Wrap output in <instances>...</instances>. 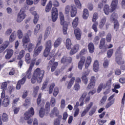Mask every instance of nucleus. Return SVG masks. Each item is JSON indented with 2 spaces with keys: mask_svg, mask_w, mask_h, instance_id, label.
<instances>
[{
  "mask_svg": "<svg viewBox=\"0 0 125 125\" xmlns=\"http://www.w3.org/2000/svg\"><path fill=\"white\" fill-rule=\"evenodd\" d=\"M89 16V13H88V10L87 9H84L83 11V17L84 20H86Z\"/></svg>",
  "mask_w": 125,
  "mask_h": 125,
  "instance_id": "30",
  "label": "nucleus"
},
{
  "mask_svg": "<svg viewBox=\"0 0 125 125\" xmlns=\"http://www.w3.org/2000/svg\"><path fill=\"white\" fill-rule=\"evenodd\" d=\"M93 70L94 72H98L99 71V62L97 60H95L94 62Z\"/></svg>",
  "mask_w": 125,
  "mask_h": 125,
  "instance_id": "26",
  "label": "nucleus"
},
{
  "mask_svg": "<svg viewBox=\"0 0 125 125\" xmlns=\"http://www.w3.org/2000/svg\"><path fill=\"white\" fill-rule=\"evenodd\" d=\"M90 64H91V57L90 56H89L87 58L86 62L85 63V68L87 69L88 67L90 65Z\"/></svg>",
  "mask_w": 125,
  "mask_h": 125,
  "instance_id": "33",
  "label": "nucleus"
},
{
  "mask_svg": "<svg viewBox=\"0 0 125 125\" xmlns=\"http://www.w3.org/2000/svg\"><path fill=\"white\" fill-rule=\"evenodd\" d=\"M2 121L3 122H7L8 121V115L6 113H3L2 115Z\"/></svg>",
  "mask_w": 125,
  "mask_h": 125,
  "instance_id": "53",
  "label": "nucleus"
},
{
  "mask_svg": "<svg viewBox=\"0 0 125 125\" xmlns=\"http://www.w3.org/2000/svg\"><path fill=\"white\" fill-rule=\"evenodd\" d=\"M51 18L53 22H56L58 19V9L53 7L51 10Z\"/></svg>",
  "mask_w": 125,
  "mask_h": 125,
  "instance_id": "11",
  "label": "nucleus"
},
{
  "mask_svg": "<svg viewBox=\"0 0 125 125\" xmlns=\"http://www.w3.org/2000/svg\"><path fill=\"white\" fill-rule=\"evenodd\" d=\"M111 18L113 21V29L116 32H118L120 29V22H119V21L116 19L118 18V15H117L116 13H113L111 16Z\"/></svg>",
  "mask_w": 125,
  "mask_h": 125,
  "instance_id": "6",
  "label": "nucleus"
},
{
  "mask_svg": "<svg viewBox=\"0 0 125 125\" xmlns=\"http://www.w3.org/2000/svg\"><path fill=\"white\" fill-rule=\"evenodd\" d=\"M104 68L107 69L108 66H109V61L108 60H105L103 63Z\"/></svg>",
  "mask_w": 125,
  "mask_h": 125,
  "instance_id": "62",
  "label": "nucleus"
},
{
  "mask_svg": "<svg viewBox=\"0 0 125 125\" xmlns=\"http://www.w3.org/2000/svg\"><path fill=\"white\" fill-rule=\"evenodd\" d=\"M52 4L55 7H58V6H59V5H60L59 2H58V1L57 0H53V2H52Z\"/></svg>",
  "mask_w": 125,
  "mask_h": 125,
  "instance_id": "60",
  "label": "nucleus"
},
{
  "mask_svg": "<svg viewBox=\"0 0 125 125\" xmlns=\"http://www.w3.org/2000/svg\"><path fill=\"white\" fill-rule=\"evenodd\" d=\"M70 7L69 5H67L66 6L65 9L64 13L66 15H69V14H70Z\"/></svg>",
  "mask_w": 125,
  "mask_h": 125,
  "instance_id": "64",
  "label": "nucleus"
},
{
  "mask_svg": "<svg viewBox=\"0 0 125 125\" xmlns=\"http://www.w3.org/2000/svg\"><path fill=\"white\" fill-rule=\"evenodd\" d=\"M32 14L34 16V19L33 20V23L34 24H37V23H38V21H39V15L37 14V12L36 11L32 12Z\"/></svg>",
  "mask_w": 125,
  "mask_h": 125,
  "instance_id": "28",
  "label": "nucleus"
},
{
  "mask_svg": "<svg viewBox=\"0 0 125 125\" xmlns=\"http://www.w3.org/2000/svg\"><path fill=\"white\" fill-rule=\"evenodd\" d=\"M24 47H26V49L28 50L29 52H32V51L34 50V48H35V45L31 43L27 44L26 46H24Z\"/></svg>",
  "mask_w": 125,
  "mask_h": 125,
  "instance_id": "29",
  "label": "nucleus"
},
{
  "mask_svg": "<svg viewBox=\"0 0 125 125\" xmlns=\"http://www.w3.org/2000/svg\"><path fill=\"white\" fill-rule=\"evenodd\" d=\"M60 19L61 26H62V32L63 35H67V31L68 30V21H65V18L62 12H60Z\"/></svg>",
  "mask_w": 125,
  "mask_h": 125,
  "instance_id": "3",
  "label": "nucleus"
},
{
  "mask_svg": "<svg viewBox=\"0 0 125 125\" xmlns=\"http://www.w3.org/2000/svg\"><path fill=\"white\" fill-rule=\"evenodd\" d=\"M79 49H80V45L79 44L74 45L69 52L70 55L76 54L79 51Z\"/></svg>",
  "mask_w": 125,
  "mask_h": 125,
  "instance_id": "14",
  "label": "nucleus"
},
{
  "mask_svg": "<svg viewBox=\"0 0 125 125\" xmlns=\"http://www.w3.org/2000/svg\"><path fill=\"white\" fill-rule=\"evenodd\" d=\"M36 61H37V59L36 58H33L31 60L29 67L25 72V76L23 77L21 79L19 80L16 86L17 89H20V88H21L22 84H24V83H25L26 82L27 78L29 80L31 79V78H32V70H33V68H34V66H35Z\"/></svg>",
  "mask_w": 125,
  "mask_h": 125,
  "instance_id": "1",
  "label": "nucleus"
},
{
  "mask_svg": "<svg viewBox=\"0 0 125 125\" xmlns=\"http://www.w3.org/2000/svg\"><path fill=\"white\" fill-rule=\"evenodd\" d=\"M10 100L9 98H5L2 101V105L3 107H8L9 105Z\"/></svg>",
  "mask_w": 125,
  "mask_h": 125,
  "instance_id": "31",
  "label": "nucleus"
},
{
  "mask_svg": "<svg viewBox=\"0 0 125 125\" xmlns=\"http://www.w3.org/2000/svg\"><path fill=\"white\" fill-rule=\"evenodd\" d=\"M115 103V99L112 100L110 101H109L105 105V109H108V108H109V107H111L113 104Z\"/></svg>",
  "mask_w": 125,
  "mask_h": 125,
  "instance_id": "51",
  "label": "nucleus"
},
{
  "mask_svg": "<svg viewBox=\"0 0 125 125\" xmlns=\"http://www.w3.org/2000/svg\"><path fill=\"white\" fill-rule=\"evenodd\" d=\"M58 93H59V88L58 87H55L54 89L53 95L54 97H56L58 95Z\"/></svg>",
  "mask_w": 125,
  "mask_h": 125,
  "instance_id": "50",
  "label": "nucleus"
},
{
  "mask_svg": "<svg viewBox=\"0 0 125 125\" xmlns=\"http://www.w3.org/2000/svg\"><path fill=\"white\" fill-rule=\"evenodd\" d=\"M65 45L67 49H71L72 47V41H71V39H66Z\"/></svg>",
  "mask_w": 125,
  "mask_h": 125,
  "instance_id": "35",
  "label": "nucleus"
},
{
  "mask_svg": "<svg viewBox=\"0 0 125 125\" xmlns=\"http://www.w3.org/2000/svg\"><path fill=\"white\" fill-rule=\"evenodd\" d=\"M82 81L83 82L84 84H87V83L88 82V77L86 76V75H83L82 77Z\"/></svg>",
  "mask_w": 125,
  "mask_h": 125,
  "instance_id": "43",
  "label": "nucleus"
},
{
  "mask_svg": "<svg viewBox=\"0 0 125 125\" xmlns=\"http://www.w3.org/2000/svg\"><path fill=\"white\" fill-rule=\"evenodd\" d=\"M40 29H41V24H37L35 27L34 31V35H37V34L39 33V32H40Z\"/></svg>",
  "mask_w": 125,
  "mask_h": 125,
  "instance_id": "44",
  "label": "nucleus"
},
{
  "mask_svg": "<svg viewBox=\"0 0 125 125\" xmlns=\"http://www.w3.org/2000/svg\"><path fill=\"white\" fill-rule=\"evenodd\" d=\"M18 34V37L19 39H22L23 38V32L21 29H19L17 32Z\"/></svg>",
  "mask_w": 125,
  "mask_h": 125,
  "instance_id": "61",
  "label": "nucleus"
},
{
  "mask_svg": "<svg viewBox=\"0 0 125 125\" xmlns=\"http://www.w3.org/2000/svg\"><path fill=\"white\" fill-rule=\"evenodd\" d=\"M42 102V93L39 94L38 97L37 99V105H40Z\"/></svg>",
  "mask_w": 125,
  "mask_h": 125,
  "instance_id": "58",
  "label": "nucleus"
},
{
  "mask_svg": "<svg viewBox=\"0 0 125 125\" xmlns=\"http://www.w3.org/2000/svg\"><path fill=\"white\" fill-rule=\"evenodd\" d=\"M9 45V41H5L0 46V53H1V52H3L6 48L8 47Z\"/></svg>",
  "mask_w": 125,
  "mask_h": 125,
  "instance_id": "19",
  "label": "nucleus"
},
{
  "mask_svg": "<svg viewBox=\"0 0 125 125\" xmlns=\"http://www.w3.org/2000/svg\"><path fill=\"white\" fill-rule=\"evenodd\" d=\"M106 43V39L102 38L99 44V48L101 49L102 52H106L107 51V49H110V48H112L113 47L112 44H109V45L107 44H105Z\"/></svg>",
  "mask_w": 125,
  "mask_h": 125,
  "instance_id": "4",
  "label": "nucleus"
},
{
  "mask_svg": "<svg viewBox=\"0 0 125 125\" xmlns=\"http://www.w3.org/2000/svg\"><path fill=\"white\" fill-rule=\"evenodd\" d=\"M51 113H52V114H54L56 116H58L59 115V110L57 107H54L51 111Z\"/></svg>",
  "mask_w": 125,
  "mask_h": 125,
  "instance_id": "45",
  "label": "nucleus"
},
{
  "mask_svg": "<svg viewBox=\"0 0 125 125\" xmlns=\"http://www.w3.org/2000/svg\"><path fill=\"white\" fill-rule=\"evenodd\" d=\"M26 18V14H25V10L24 9H21L20 12L18 14V18L17 19V22L20 23L22 22L24 19Z\"/></svg>",
  "mask_w": 125,
  "mask_h": 125,
  "instance_id": "12",
  "label": "nucleus"
},
{
  "mask_svg": "<svg viewBox=\"0 0 125 125\" xmlns=\"http://www.w3.org/2000/svg\"><path fill=\"white\" fill-rule=\"evenodd\" d=\"M55 86V83H52L49 88V94H51L52 92H53V89L54 88V87Z\"/></svg>",
  "mask_w": 125,
  "mask_h": 125,
  "instance_id": "46",
  "label": "nucleus"
},
{
  "mask_svg": "<svg viewBox=\"0 0 125 125\" xmlns=\"http://www.w3.org/2000/svg\"><path fill=\"white\" fill-rule=\"evenodd\" d=\"M50 104L51 107H54L56 104V100L54 98H51L50 100Z\"/></svg>",
  "mask_w": 125,
  "mask_h": 125,
  "instance_id": "57",
  "label": "nucleus"
},
{
  "mask_svg": "<svg viewBox=\"0 0 125 125\" xmlns=\"http://www.w3.org/2000/svg\"><path fill=\"white\" fill-rule=\"evenodd\" d=\"M66 106V102L65 101V100L62 99L61 101V109H64Z\"/></svg>",
  "mask_w": 125,
  "mask_h": 125,
  "instance_id": "63",
  "label": "nucleus"
},
{
  "mask_svg": "<svg viewBox=\"0 0 125 125\" xmlns=\"http://www.w3.org/2000/svg\"><path fill=\"white\" fill-rule=\"evenodd\" d=\"M79 25V17H76L73 20L72 22V27L74 29H76Z\"/></svg>",
  "mask_w": 125,
  "mask_h": 125,
  "instance_id": "27",
  "label": "nucleus"
},
{
  "mask_svg": "<svg viewBox=\"0 0 125 125\" xmlns=\"http://www.w3.org/2000/svg\"><path fill=\"white\" fill-rule=\"evenodd\" d=\"M29 42H30V38L24 36L22 40L23 46L24 47L25 46H27V45H28V43Z\"/></svg>",
  "mask_w": 125,
  "mask_h": 125,
  "instance_id": "23",
  "label": "nucleus"
},
{
  "mask_svg": "<svg viewBox=\"0 0 125 125\" xmlns=\"http://www.w3.org/2000/svg\"><path fill=\"white\" fill-rule=\"evenodd\" d=\"M84 63H85V57L82 56L81 57L80 60L78 63V67L79 70H83V67Z\"/></svg>",
  "mask_w": 125,
  "mask_h": 125,
  "instance_id": "15",
  "label": "nucleus"
},
{
  "mask_svg": "<svg viewBox=\"0 0 125 125\" xmlns=\"http://www.w3.org/2000/svg\"><path fill=\"white\" fill-rule=\"evenodd\" d=\"M44 76V70H41V68H37L33 74L32 78H31L32 83H36L37 80L38 83H41L42 82V79Z\"/></svg>",
  "mask_w": 125,
  "mask_h": 125,
  "instance_id": "2",
  "label": "nucleus"
},
{
  "mask_svg": "<svg viewBox=\"0 0 125 125\" xmlns=\"http://www.w3.org/2000/svg\"><path fill=\"white\" fill-rule=\"evenodd\" d=\"M39 90H40V86H36L34 88L33 94L34 95V97H36L37 95L38 94V92H39Z\"/></svg>",
  "mask_w": 125,
  "mask_h": 125,
  "instance_id": "48",
  "label": "nucleus"
},
{
  "mask_svg": "<svg viewBox=\"0 0 125 125\" xmlns=\"http://www.w3.org/2000/svg\"><path fill=\"white\" fill-rule=\"evenodd\" d=\"M106 41L107 42H111L112 41V34L108 33L106 37Z\"/></svg>",
  "mask_w": 125,
  "mask_h": 125,
  "instance_id": "54",
  "label": "nucleus"
},
{
  "mask_svg": "<svg viewBox=\"0 0 125 125\" xmlns=\"http://www.w3.org/2000/svg\"><path fill=\"white\" fill-rule=\"evenodd\" d=\"M25 56V50H21L18 55L17 59H22Z\"/></svg>",
  "mask_w": 125,
  "mask_h": 125,
  "instance_id": "38",
  "label": "nucleus"
},
{
  "mask_svg": "<svg viewBox=\"0 0 125 125\" xmlns=\"http://www.w3.org/2000/svg\"><path fill=\"white\" fill-rule=\"evenodd\" d=\"M45 110L47 111V113H49L50 110V103L49 102H47L45 105V109L43 107H41L39 111V117L40 118H43L44 115L45 114Z\"/></svg>",
  "mask_w": 125,
  "mask_h": 125,
  "instance_id": "7",
  "label": "nucleus"
},
{
  "mask_svg": "<svg viewBox=\"0 0 125 125\" xmlns=\"http://www.w3.org/2000/svg\"><path fill=\"white\" fill-rule=\"evenodd\" d=\"M51 40H48L46 42L45 44V48L51 50L52 47Z\"/></svg>",
  "mask_w": 125,
  "mask_h": 125,
  "instance_id": "42",
  "label": "nucleus"
},
{
  "mask_svg": "<svg viewBox=\"0 0 125 125\" xmlns=\"http://www.w3.org/2000/svg\"><path fill=\"white\" fill-rule=\"evenodd\" d=\"M72 57L63 56L61 60V63L65 64V63H72Z\"/></svg>",
  "mask_w": 125,
  "mask_h": 125,
  "instance_id": "16",
  "label": "nucleus"
},
{
  "mask_svg": "<svg viewBox=\"0 0 125 125\" xmlns=\"http://www.w3.org/2000/svg\"><path fill=\"white\" fill-rule=\"evenodd\" d=\"M38 42L36 44V48L34 49V56H38L42 52V50L43 47L42 45L39 46V45H41L42 43V38H38ZM38 47V48H37Z\"/></svg>",
  "mask_w": 125,
  "mask_h": 125,
  "instance_id": "10",
  "label": "nucleus"
},
{
  "mask_svg": "<svg viewBox=\"0 0 125 125\" xmlns=\"http://www.w3.org/2000/svg\"><path fill=\"white\" fill-rule=\"evenodd\" d=\"M35 115V110H34L33 107H31L30 109L28 110V111H26L24 114V120H28L27 121V124L28 125H31L32 123H33V120L32 119H29L30 118L33 117Z\"/></svg>",
  "mask_w": 125,
  "mask_h": 125,
  "instance_id": "5",
  "label": "nucleus"
},
{
  "mask_svg": "<svg viewBox=\"0 0 125 125\" xmlns=\"http://www.w3.org/2000/svg\"><path fill=\"white\" fill-rule=\"evenodd\" d=\"M61 42H62V38L59 37L57 39H56L54 43V47L55 48H57L60 44H61Z\"/></svg>",
  "mask_w": 125,
  "mask_h": 125,
  "instance_id": "22",
  "label": "nucleus"
},
{
  "mask_svg": "<svg viewBox=\"0 0 125 125\" xmlns=\"http://www.w3.org/2000/svg\"><path fill=\"white\" fill-rule=\"evenodd\" d=\"M107 20V19L106 18V17H104L101 20V21L100 22V24L99 26V28L100 29H103V27H104V25H105V23H106V21Z\"/></svg>",
  "mask_w": 125,
  "mask_h": 125,
  "instance_id": "25",
  "label": "nucleus"
},
{
  "mask_svg": "<svg viewBox=\"0 0 125 125\" xmlns=\"http://www.w3.org/2000/svg\"><path fill=\"white\" fill-rule=\"evenodd\" d=\"M111 8L113 11L117 8L118 6V0H113L111 4Z\"/></svg>",
  "mask_w": 125,
  "mask_h": 125,
  "instance_id": "34",
  "label": "nucleus"
},
{
  "mask_svg": "<svg viewBox=\"0 0 125 125\" xmlns=\"http://www.w3.org/2000/svg\"><path fill=\"white\" fill-rule=\"evenodd\" d=\"M16 36H15V33L13 32L9 38V41L10 42H12L15 40Z\"/></svg>",
  "mask_w": 125,
  "mask_h": 125,
  "instance_id": "55",
  "label": "nucleus"
},
{
  "mask_svg": "<svg viewBox=\"0 0 125 125\" xmlns=\"http://www.w3.org/2000/svg\"><path fill=\"white\" fill-rule=\"evenodd\" d=\"M99 40H100V38H99V36H95L93 40V43L95 44H98V43H99Z\"/></svg>",
  "mask_w": 125,
  "mask_h": 125,
  "instance_id": "59",
  "label": "nucleus"
},
{
  "mask_svg": "<svg viewBox=\"0 0 125 125\" xmlns=\"http://www.w3.org/2000/svg\"><path fill=\"white\" fill-rule=\"evenodd\" d=\"M117 56L115 58V62L118 64V65H124L125 64V61L123 60V57L121 56Z\"/></svg>",
  "mask_w": 125,
  "mask_h": 125,
  "instance_id": "20",
  "label": "nucleus"
},
{
  "mask_svg": "<svg viewBox=\"0 0 125 125\" xmlns=\"http://www.w3.org/2000/svg\"><path fill=\"white\" fill-rule=\"evenodd\" d=\"M50 50H51L50 49H47L46 48H45V50L43 52V55L44 57H47V56H48V54H49Z\"/></svg>",
  "mask_w": 125,
  "mask_h": 125,
  "instance_id": "56",
  "label": "nucleus"
},
{
  "mask_svg": "<svg viewBox=\"0 0 125 125\" xmlns=\"http://www.w3.org/2000/svg\"><path fill=\"white\" fill-rule=\"evenodd\" d=\"M88 48L90 53H93L95 49V48L94 47V44L92 42L89 43L88 44Z\"/></svg>",
  "mask_w": 125,
  "mask_h": 125,
  "instance_id": "24",
  "label": "nucleus"
},
{
  "mask_svg": "<svg viewBox=\"0 0 125 125\" xmlns=\"http://www.w3.org/2000/svg\"><path fill=\"white\" fill-rule=\"evenodd\" d=\"M97 19H98V13L95 12L93 14L92 19V22H94V23L92 26V29H93L95 33H97V32H98V29L97 28V26H98V22L96 21Z\"/></svg>",
  "mask_w": 125,
  "mask_h": 125,
  "instance_id": "9",
  "label": "nucleus"
},
{
  "mask_svg": "<svg viewBox=\"0 0 125 125\" xmlns=\"http://www.w3.org/2000/svg\"><path fill=\"white\" fill-rule=\"evenodd\" d=\"M51 7H52V1L50 0L49 1L48 3L47 4L45 8L46 12H49L51 10Z\"/></svg>",
  "mask_w": 125,
  "mask_h": 125,
  "instance_id": "36",
  "label": "nucleus"
},
{
  "mask_svg": "<svg viewBox=\"0 0 125 125\" xmlns=\"http://www.w3.org/2000/svg\"><path fill=\"white\" fill-rule=\"evenodd\" d=\"M114 53V49H110L107 52V55L108 58H111L112 57V55Z\"/></svg>",
  "mask_w": 125,
  "mask_h": 125,
  "instance_id": "47",
  "label": "nucleus"
},
{
  "mask_svg": "<svg viewBox=\"0 0 125 125\" xmlns=\"http://www.w3.org/2000/svg\"><path fill=\"white\" fill-rule=\"evenodd\" d=\"M74 35L77 41H81L82 38V30L79 28H74Z\"/></svg>",
  "mask_w": 125,
  "mask_h": 125,
  "instance_id": "13",
  "label": "nucleus"
},
{
  "mask_svg": "<svg viewBox=\"0 0 125 125\" xmlns=\"http://www.w3.org/2000/svg\"><path fill=\"white\" fill-rule=\"evenodd\" d=\"M51 31V28L50 26H48L46 28L45 34H44V37L47 38L48 36L50 34V31Z\"/></svg>",
  "mask_w": 125,
  "mask_h": 125,
  "instance_id": "40",
  "label": "nucleus"
},
{
  "mask_svg": "<svg viewBox=\"0 0 125 125\" xmlns=\"http://www.w3.org/2000/svg\"><path fill=\"white\" fill-rule=\"evenodd\" d=\"M74 2L77 8L81 9L82 8V3H81L80 0H74Z\"/></svg>",
  "mask_w": 125,
  "mask_h": 125,
  "instance_id": "49",
  "label": "nucleus"
},
{
  "mask_svg": "<svg viewBox=\"0 0 125 125\" xmlns=\"http://www.w3.org/2000/svg\"><path fill=\"white\" fill-rule=\"evenodd\" d=\"M7 53L5 56V58L6 60H8L10 59L11 57H12V55H13V51L12 49H6Z\"/></svg>",
  "mask_w": 125,
  "mask_h": 125,
  "instance_id": "21",
  "label": "nucleus"
},
{
  "mask_svg": "<svg viewBox=\"0 0 125 125\" xmlns=\"http://www.w3.org/2000/svg\"><path fill=\"white\" fill-rule=\"evenodd\" d=\"M92 106H93V103L90 102V104H88L86 109L83 111L82 113L81 114V117H84V116L86 115L87 112L90 110Z\"/></svg>",
  "mask_w": 125,
  "mask_h": 125,
  "instance_id": "18",
  "label": "nucleus"
},
{
  "mask_svg": "<svg viewBox=\"0 0 125 125\" xmlns=\"http://www.w3.org/2000/svg\"><path fill=\"white\" fill-rule=\"evenodd\" d=\"M25 61L27 64H30L31 63V55L30 53H27L26 54L25 56Z\"/></svg>",
  "mask_w": 125,
  "mask_h": 125,
  "instance_id": "32",
  "label": "nucleus"
},
{
  "mask_svg": "<svg viewBox=\"0 0 125 125\" xmlns=\"http://www.w3.org/2000/svg\"><path fill=\"white\" fill-rule=\"evenodd\" d=\"M75 77H72L70 80L69 81L68 85H67V88L68 89H70L71 87L73 86V84H74V83H75Z\"/></svg>",
  "mask_w": 125,
  "mask_h": 125,
  "instance_id": "37",
  "label": "nucleus"
},
{
  "mask_svg": "<svg viewBox=\"0 0 125 125\" xmlns=\"http://www.w3.org/2000/svg\"><path fill=\"white\" fill-rule=\"evenodd\" d=\"M77 7L75 5H71L70 7V16L71 17H76L77 15Z\"/></svg>",
  "mask_w": 125,
  "mask_h": 125,
  "instance_id": "17",
  "label": "nucleus"
},
{
  "mask_svg": "<svg viewBox=\"0 0 125 125\" xmlns=\"http://www.w3.org/2000/svg\"><path fill=\"white\" fill-rule=\"evenodd\" d=\"M96 109H97V107L94 105L91 109V110L89 112V116H92L95 112H96Z\"/></svg>",
  "mask_w": 125,
  "mask_h": 125,
  "instance_id": "52",
  "label": "nucleus"
},
{
  "mask_svg": "<svg viewBox=\"0 0 125 125\" xmlns=\"http://www.w3.org/2000/svg\"><path fill=\"white\" fill-rule=\"evenodd\" d=\"M1 89H2L3 92L5 91V90L7 89V82H5L2 83Z\"/></svg>",
  "mask_w": 125,
  "mask_h": 125,
  "instance_id": "41",
  "label": "nucleus"
},
{
  "mask_svg": "<svg viewBox=\"0 0 125 125\" xmlns=\"http://www.w3.org/2000/svg\"><path fill=\"white\" fill-rule=\"evenodd\" d=\"M54 61H55V59L54 58L52 59L49 62L47 66V69L48 70H50L51 68V72H54L58 66V62H54Z\"/></svg>",
  "mask_w": 125,
  "mask_h": 125,
  "instance_id": "8",
  "label": "nucleus"
},
{
  "mask_svg": "<svg viewBox=\"0 0 125 125\" xmlns=\"http://www.w3.org/2000/svg\"><path fill=\"white\" fill-rule=\"evenodd\" d=\"M104 11L106 15H108L110 13V6L108 5H105L104 8Z\"/></svg>",
  "mask_w": 125,
  "mask_h": 125,
  "instance_id": "39",
  "label": "nucleus"
}]
</instances>
